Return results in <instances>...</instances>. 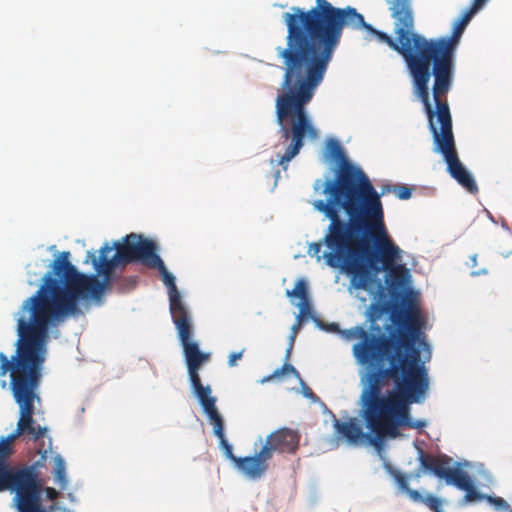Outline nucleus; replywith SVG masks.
<instances>
[{"label":"nucleus","instance_id":"nucleus-1","mask_svg":"<svg viewBox=\"0 0 512 512\" xmlns=\"http://www.w3.org/2000/svg\"><path fill=\"white\" fill-rule=\"evenodd\" d=\"M387 312V305L374 301L367 312L369 330L355 326L342 331L350 339H358L352 352L358 364L366 367L361 377L360 412L366 427L379 441L395 439L401 429L421 430L425 420H414L411 405L422 403L429 388V379L420 351L415 343L420 333L416 310L392 313L393 329L381 333L377 321Z\"/></svg>","mask_w":512,"mask_h":512},{"label":"nucleus","instance_id":"nucleus-2","mask_svg":"<svg viewBox=\"0 0 512 512\" xmlns=\"http://www.w3.org/2000/svg\"><path fill=\"white\" fill-rule=\"evenodd\" d=\"M155 243L142 235L130 233L113 246L105 243L95 252L88 251L85 263L91 262L96 274H83L70 262V252L63 251L51 264L38 290L21 305L18 315L49 335L69 317L79 314L80 299L99 300L108 288L114 269L120 264L141 262L150 267L157 260Z\"/></svg>","mask_w":512,"mask_h":512},{"label":"nucleus","instance_id":"nucleus-3","mask_svg":"<svg viewBox=\"0 0 512 512\" xmlns=\"http://www.w3.org/2000/svg\"><path fill=\"white\" fill-rule=\"evenodd\" d=\"M15 354L9 359L0 353V377L10 374V388L20 408L16 430L0 440V492L15 493L13 502L18 512H50L41 502L42 483L36 465L12 466L13 442L27 434L37 441L46 435L47 428L36 425L33 419L34 401L42 379L49 335L20 316L17 319Z\"/></svg>","mask_w":512,"mask_h":512},{"label":"nucleus","instance_id":"nucleus-4","mask_svg":"<svg viewBox=\"0 0 512 512\" xmlns=\"http://www.w3.org/2000/svg\"><path fill=\"white\" fill-rule=\"evenodd\" d=\"M326 240L332 249L327 255L328 266L350 275L355 289L368 290L373 282L372 272L381 270L388 272L391 287L405 284L408 270L396 264L402 251L387 232L383 206L368 210L351 222L335 219Z\"/></svg>","mask_w":512,"mask_h":512},{"label":"nucleus","instance_id":"nucleus-5","mask_svg":"<svg viewBox=\"0 0 512 512\" xmlns=\"http://www.w3.org/2000/svg\"><path fill=\"white\" fill-rule=\"evenodd\" d=\"M327 156L339 162L335 178L324 183L323 193L328 196L327 201L316 200L314 208L323 213L332 223L340 218L339 210L347 216L346 222H351L368 210L380 208L382 201L380 194L372 185L364 171L352 164L345 157L340 143L336 139H329L326 143Z\"/></svg>","mask_w":512,"mask_h":512},{"label":"nucleus","instance_id":"nucleus-6","mask_svg":"<svg viewBox=\"0 0 512 512\" xmlns=\"http://www.w3.org/2000/svg\"><path fill=\"white\" fill-rule=\"evenodd\" d=\"M149 268L157 269L168 288L169 306L173 323L177 329L178 338L183 348L187 369L202 366L211 358V354L201 352L199 344L192 340L193 327L190 314L182 302L180 292L175 284V277L168 272L164 262L158 257Z\"/></svg>","mask_w":512,"mask_h":512},{"label":"nucleus","instance_id":"nucleus-7","mask_svg":"<svg viewBox=\"0 0 512 512\" xmlns=\"http://www.w3.org/2000/svg\"><path fill=\"white\" fill-rule=\"evenodd\" d=\"M200 368L201 366L188 368V375L193 392L198 398L203 411L208 416L210 423L213 425L214 435L219 439L220 446L223 448L226 457L235 465L236 459H239V457L233 454L232 446L225 438L224 421L217 410L216 398L211 396V387L202 384L199 375Z\"/></svg>","mask_w":512,"mask_h":512},{"label":"nucleus","instance_id":"nucleus-8","mask_svg":"<svg viewBox=\"0 0 512 512\" xmlns=\"http://www.w3.org/2000/svg\"><path fill=\"white\" fill-rule=\"evenodd\" d=\"M300 437L296 430L280 428L266 437L262 448H266L270 459L274 453L294 454L299 448Z\"/></svg>","mask_w":512,"mask_h":512},{"label":"nucleus","instance_id":"nucleus-9","mask_svg":"<svg viewBox=\"0 0 512 512\" xmlns=\"http://www.w3.org/2000/svg\"><path fill=\"white\" fill-rule=\"evenodd\" d=\"M450 176L468 193L476 195L479 192L477 182L473 174L460 161L455 147L450 122Z\"/></svg>","mask_w":512,"mask_h":512},{"label":"nucleus","instance_id":"nucleus-10","mask_svg":"<svg viewBox=\"0 0 512 512\" xmlns=\"http://www.w3.org/2000/svg\"><path fill=\"white\" fill-rule=\"evenodd\" d=\"M468 465L469 463L465 461L464 463H456L454 467L450 468V484L466 492L462 499V504L484 500V494L476 490L472 478L462 468V466Z\"/></svg>","mask_w":512,"mask_h":512},{"label":"nucleus","instance_id":"nucleus-11","mask_svg":"<svg viewBox=\"0 0 512 512\" xmlns=\"http://www.w3.org/2000/svg\"><path fill=\"white\" fill-rule=\"evenodd\" d=\"M390 474L399 489L405 492L412 501L426 505L433 512H444V501L441 498L430 494L423 496L419 491L411 489L408 485L409 476L398 470L391 469Z\"/></svg>","mask_w":512,"mask_h":512},{"label":"nucleus","instance_id":"nucleus-12","mask_svg":"<svg viewBox=\"0 0 512 512\" xmlns=\"http://www.w3.org/2000/svg\"><path fill=\"white\" fill-rule=\"evenodd\" d=\"M266 448L260 449L254 456L239 457L234 465L236 469L250 479H259L268 470V461Z\"/></svg>","mask_w":512,"mask_h":512},{"label":"nucleus","instance_id":"nucleus-13","mask_svg":"<svg viewBox=\"0 0 512 512\" xmlns=\"http://www.w3.org/2000/svg\"><path fill=\"white\" fill-rule=\"evenodd\" d=\"M488 1L489 0H473L469 8L464 11L453 27L452 34L450 35V78L452 77V58L455 46L473 16L481 10Z\"/></svg>","mask_w":512,"mask_h":512},{"label":"nucleus","instance_id":"nucleus-14","mask_svg":"<svg viewBox=\"0 0 512 512\" xmlns=\"http://www.w3.org/2000/svg\"><path fill=\"white\" fill-rule=\"evenodd\" d=\"M420 469L416 472L415 477H420V472H429L436 477L448 482V461L426 453L422 450L419 451Z\"/></svg>","mask_w":512,"mask_h":512},{"label":"nucleus","instance_id":"nucleus-15","mask_svg":"<svg viewBox=\"0 0 512 512\" xmlns=\"http://www.w3.org/2000/svg\"><path fill=\"white\" fill-rule=\"evenodd\" d=\"M334 427L339 435L352 444H356L367 437L356 418H349L343 422L335 420Z\"/></svg>","mask_w":512,"mask_h":512},{"label":"nucleus","instance_id":"nucleus-16","mask_svg":"<svg viewBox=\"0 0 512 512\" xmlns=\"http://www.w3.org/2000/svg\"><path fill=\"white\" fill-rule=\"evenodd\" d=\"M286 296L288 298H299L300 303L298 304L299 309H310L308 286L304 279H299L294 289L287 290Z\"/></svg>","mask_w":512,"mask_h":512},{"label":"nucleus","instance_id":"nucleus-17","mask_svg":"<svg viewBox=\"0 0 512 512\" xmlns=\"http://www.w3.org/2000/svg\"><path fill=\"white\" fill-rule=\"evenodd\" d=\"M332 225V220H330V224L327 227L326 233L322 241L312 242L309 245L308 253L310 256L315 257L317 261H320L322 258L325 260L328 265L327 255L332 252V249L327 244V235L329 234L330 227Z\"/></svg>","mask_w":512,"mask_h":512},{"label":"nucleus","instance_id":"nucleus-18","mask_svg":"<svg viewBox=\"0 0 512 512\" xmlns=\"http://www.w3.org/2000/svg\"><path fill=\"white\" fill-rule=\"evenodd\" d=\"M55 481L64 488L66 485V471H65V462L61 456H56L54 458V469H53Z\"/></svg>","mask_w":512,"mask_h":512},{"label":"nucleus","instance_id":"nucleus-19","mask_svg":"<svg viewBox=\"0 0 512 512\" xmlns=\"http://www.w3.org/2000/svg\"><path fill=\"white\" fill-rule=\"evenodd\" d=\"M289 360H286L285 359V363L282 365V367L276 369L272 375L268 376L265 381H268V380H271V379H274V378H279L283 375H286V374H292L293 376H295L297 379H300L301 376L299 374V372L296 370V368L288 363Z\"/></svg>","mask_w":512,"mask_h":512},{"label":"nucleus","instance_id":"nucleus-20","mask_svg":"<svg viewBox=\"0 0 512 512\" xmlns=\"http://www.w3.org/2000/svg\"><path fill=\"white\" fill-rule=\"evenodd\" d=\"M392 191L401 200H408L412 196V188L407 185H395Z\"/></svg>","mask_w":512,"mask_h":512},{"label":"nucleus","instance_id":"nucleus-21","mask_svg":"<svg viewBox=\"0 0 512 512\" xmlns=\"http://www.w3.org/2000/svg\"><path fill=\"white\" fill-rule=\"evenodd\" d=\"M310 314V309H300L299 314L296 317V322L291 327V332L298 334L302 325L304 318Z\"/></svg>","mask_w":512,"mask_h":512},{"label":"nucleus","instance_id":"nucleus-22","mask_svg":"<svg viewBox=\"0 0 512 512\" xmlns=\"http://www.w3.org/2000/svg\"><path fill=\"white\" fill-rule=\"evenodd\" d=\"M484 499L486 501H488L490 504H493L494 506H496L498 508H507L508 507V503L506 502V500H504L501 497H493L490 495H484Z\"/></svg>","mask_w":512,"mask_h":512},{"label":"nucleus","instance_id":"nucleus-23","mask_svg":"<svg viewBox=\"0 0 512 512\" xmlns=\"http://www.w3.org/2000/svg\"><path fill=\"white\" fill-rule=\"evenodd\" d=\"M243 352H233L229 356L228 364L229 366L233 367L236 365L237 360H240L242 358Z\"/></svg>","mask_w":512,"mask_h":512},{"label":"nucleus","instance_id":"nucleus-24","mask_svg":"<svg viewBox=\"0 0 512 512\" xmlns=\"http://www.w3.org/2000/svg\"><path fill=\"white\" fill-rule=\"evenodd\" d=\"M296 337H297V334L291 332L290 337H289V346L286 350V360L290 359L291 352H292L294 341H295Z\"/></svg>","mask_w":512,"mask_h":512},{"label":"nucleus","instance_id":"nucleus-25","mask_svg":"<svg viewBox=\"0 0 512 512\" xmlns=\"http://www.w3.org/2000/svg\"><path fill=\"white\" fill-rule=\"evenodd\" d=\"M301 385H302V389H303V394L304 396L306 397H314L315 394L313 393V391L311 390V388H309L305 383L304 381L302 380V378L299 379Z\"/></svg>","mask_w":512,"mask_h":512},{"label":"nucleus","instance_id":"nucleus-26","mask_svg":"<svg viewBox=\"0 0 512 512\" xmlns=\"http://www.w3.org/2000/svg\"><path fill=\"white\" fill-rule=\"evenodd\" d=\"M45 492H46V496L50 500H55L58 497V492L54 488H52V487H47L45 489Z\"/></svg>","mask_w":512,"mask_h":512},{"label":"nucleus","instance_id":"nucleus-27","mask_svg":"<svg viewBox=\"0 0 512 512\" xmlns=\"http://www.w3.org/2000/svg\"><path fill=\"white\" fill-rule=\"evenodd\" d=\"M487 273H488V271L486 269L472 271L473 276H479V275H483V274H487Z\"/></svg>","mask_w":512,"mask_h":512},{"label":"nucleus","instance_id":"nucleus-28","mask_svg":"<svg viewBox=\"0 0 512 512\" xmlns=\"http://www.w3.org/2000/svg\"><path fill=\"white\" fill-rule=\"evenodd\" d=\"M419 346H421V347H423V349L429 351V345L424 339L419 340Z\"/></svg>","mask_w":512,"mask_h":512},{"label":"nucleus","instance_id":"nucleus-29","mask_svg":"<svg viewBox=\"0 0 512 512\" xmlns=\"http://www.w3.org/2000/svg\"><path fill=\"white\" fill-rule=\"evenodd\" d=\"M331 331H336L338 330V325L336 323H332L330 324V328H329Z\"/></svg>","mask_w":512,"mask_h":512}]
</instances>
